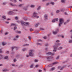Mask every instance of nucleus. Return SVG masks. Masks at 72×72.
Segmentation results:
<instances>
[{
  "label": "nucleus",
  "instance_id": "f257e3e1",
  "mask_svg": "<svg viewBox=\"0 0 72 72\" xmlns=\"http://www.w3.org/2000/svg\"><path fill=\"white\" fill-rule=\"evenodd\" d=\"M20 22L21 23V25L23 26H28L30 24V23L28 22H25L22 21H21Z\"/></svg>",
  "mask_w": 72,
  "mask_h": 72
},
{
  "label": "nucleus",
  "instance_id": "f03ea898",
  "mask_svg": "<svg viewBox=\"0 0 72 72\" xmlns=\"http://www.w3.org/2000/svg\"><path fill=\"white\" fill-rule=\"evenodd\" d=\"M64 22V20L63 19H59V23L58 26L59 27H60L62 26V24Z\"/></svg>",
  "mask_w": 72,
  "mask_h": 72
},
{
  "label": "nucleus",
  "instance_id": "7ed1b4c3",
  "mask_svg": "<svg viewBox=\"0 0 72 72\" xmlns=\"http://www.w3.org/2000/svg\"><path fill=\"white\" fill-rule=\"evenodd\" d=\"M37 14L36 12H34L33 14V15L32 16V17L33 18H39V16L37 15Z\"/></svg>",
  "mask_w": 72,
  "mask_h": 72
},
{
  "label": "nucleus",
  "instance_id": "20e7f679",
  "mask_svg": "<svg viewBox=\"0 0 72 72\" xmlns=\"http://www.w3.org/2000/svg\"><path fill=\"white\" fill-rule=\"evenodd\" d=\"M57 62H53V63L52 64H50L47 67H53L54 65H55V64H57Z\"/></svg>",
  "mask_w": 72,
  "mask_h": 72
},
{
  "label": "nucleus",
  "instance_id": "39448f33",
  "mask_svg": "<svg viewBox=\"0 0 72 72\" xmlns=\"http://www.w3.org/2000/svg\"><path fill=\"white\" fill-rule=\"evenodd\" d=\"M30 56L31 57H33L34 56V54L33 53H31V52L29 53V55H27L26 57H29Z\"/></svg>",
  "mask_w": 72,
  "mask_h": 72
},
{
  "label": "nucleus",
  "instance_id": "423d86ee",
  "mask_svg": "<svg viewBox=\"0 0 72 72\" xmlns=\"http://www.w3.org/2000/svg\"><path fill=\"white\" fill-rule=\"evenodd\" d=\"M8 14H10V15H12V14H14V13L13 11H10L8 12Z\"/></svg>",
  "mask_w": 72,
  "mask_h": 72
},
{
  "label": "nucleus",
  "instance_id": "0eeeda50",
  "mask_svg": "<svg viewBox=\"0 0 72 72\" xmlns=\"http://www.w3.org/2000/svg\"><path fill=\"white\" fill-rule=\"evenodd\" d=\"M58 21V19H55L53 20L52 21V22L53 23H54V22H57Z\"/></svg>",
  "mask_w": 72,
  "mask_h": 72
},
{
  "label": "nucleus",
  "instance_id": "6e6552de",
  "mask_svg": "<svg viewBox=\"0 0 72 72\" xmlns=\"http://www.w3.org/2000/svg\"><path fill=\"white\" fill-rule=\"evenodd\" d=\"M44 17L45 20H46V19H48V14H46L45 15H44Z\"/></svg>",
  "mask_w": 72,
  "mask_h": 72
},
{
  "label": "nucleus",
  "instance_id": "1a4fd4ad",
  "mask_svg": "<svg viewBox=\"0 0 72 72\" xmlns=\"http://www.w3.org/2000/svg\"><path fill=\"white\" fill-rule=\"evenodd\" d=\"M58 45H57L56 43L55 44V45L53 46V48L55 49H57V48H58Z\"/></svg>",
  "mask_w": 72,
  "mask_h": 72
},
{
  "label": "nucleus",
  "instance_id": "9d476101",
  "mask_svg": "<svg viewBox=\"0 0 72 72\" xmlns=\"http://www.w3.org/2000/svg\"><path fill=\"white\" fill-rule=\"evenodd\" d=\"M34 51H35L33 50H30L29 51V52L32 53H33V52H34Z\"/></svg>",
  "mask_w": 72,
  "mask_h": 72
},
{
  "label": "nucleus",
  "instance_id": "9b49d317",
  "mask_svg": "<svg viewBox=\"0 0 72 72\" xmlns=\"http://www.w3.org/2000/svg\"><path fill=\"white\" fill-rule=\"evenodd\" d=\"M3 58V55L0 54V60Z\"/></svg>",
  "mask_w": 72,
  "mask_h": 72
},
{
  "label": "nucleus",
  "instance_id": "f8f14e48",
  "mask_svg": "<svg viewBox=\"0 0 72 72\" xmlns=\"http://www.w3.org/2000/svg\"><path fill=\"white\" fill-rule=\"evenodd\" d=\"M2 17L3 19H6V16L4 15H3L2 16Z\"/></svg>",
  "mask_w": 72,
  "mask_h": 72
},
{
  "label": "nucleus",
  "instance_id": "ddd939ff",
  "mask_svg": "<svg viewBox=\"0 0 72 72\" xmlns=\"http://www.w3.org/2000/svg\"><path fill=\"white\" fill-rule=\"evenodd\" d=\"M50 4L51 5H54V4H55V3H54V2H50Z\"/></svg>",
  "mask_w": 72,
  "mask_h": 72
},
{
  "label": "nucleus",
  "instance_id": "4468645a",
  "mask_svg": "<svg viewBox=\"0 0 72 72\" xmlns=\"http://www.w3.org/2000/svg\"><path fill=\"white\" fill-rule=\"evenodd\" d=\"M63 49V47H60L58 48V50H62V49Z\"/></svg>",
  "mask_w": 72,
  "mask_h": 72
},
{
  "label": "nucleus",
  "instance_id": "2eb2a0df",
  "mask_svg": "<svg viewBox=\"0 0 72 72\" xmlns=\"http://www.w3.org/2000/svg\"><path fill=\"white\" fill-rule=\"evenodd\" d=\"M14 26V27H15V26H16V25L15 24H14V23H12L11 24V27H12V26Z\"/></svg>",
  "mask_w": 72,
  "mask_h": 72
},
{
  "label": "nucleus",
  "instance_id": "dca6fc26",
  "mask_svg": "<svg viewBox=\"0 0 72 72\" xmlns=\"http://www.w3.org/2000/svg\"><path fill=\"white\" fill-rule=\"evenodd\" d=\"M39 23H37L35 25V27H38V26H39Z\"/></svg>",
  "mask_w": 72,
  "mask_h": 72
},
{
  "label": "nucleus",
  "instance_id": "f3484780",
  "mask_svg": "<svg viewBox=\"0 0 72 72\" xmlns=\"http://www.w3.org/2000/svg\"><path fill=\"white\" fill-rule=\"evenodd\" d=\"M2 44L3 46H5V45H6V43L4 42H2Z\"/></svg>",
  "mask_w": 72,
  "mask_h": 72
},
{
  "label": "nucleus",
  "instance_id": "a211bd4d",
  "mask_svg": "<svg viewBox=\"0 0 72 72\" xmlns=\"http://www.w3.org/2000/svg\"><path fill=\"white\" fill-rule=\"evenodd\" d=\"M46 58L48 60H49V59H50L51 58V57H46Z\"/></svg>",
  "mask_w": 72,
  "mask_h": 72
},
{
  "label": "nucleus",
  "instance_id": "6ab92c4d",
  "mask_svg": "<svg viewBox=\"0 0 72 72\" xmlns=\"http://www.w3.org/2000/svg\"><path fill=\"white\" fill-rule=\"evenodd\" d=\"M51 52H48L46 53V55H51Z\"/></svg>",
  "mask_w": 72,
  "mask_h": 72
},
{
  "label": "nucleus",
  "instance_id": "aec40b11",
  "mask_svg": "<svg viewBox=\"0 0 72 72\" xmlns=\"http://www.w3.org/2000/svg\"><path fill=\"white\" fill-rule=\"evenodd\" d=\"M57 49L56 48H54V49L53 50V52H57Z\"/></svg>",
  "mask_w": 72,
  "mask_h": 72
},
{
  "label": "nucleus",
  "instance_id": "412c9836",
  "mask_svg": "<svg viewBox=\"0 0 72 72\" xmlns=\"http://www.w3.org/2000/svg\"><path fill=\"white\" fill-rule=\"evenodd\" d=\"M6 4V2H3L2 3V5H5Z\"/></svg>",
  "mask_w": 72,
  "mask_h": 72
},
{
  "label": "nucleus",
  "instance_id": "4be33fe9",
  "mask_svg": "<svg viewBox=\"0 0 72 72\" xmlns=\"http://www.w3.org/2000/svg\"><path fill=\"white\" fill-rule=\"evenodd\" d=\"M12 66H13V67H16V66H18V65H16L14 64H12Z\"/></svg>",
  "mask_w": 72,
  "mask_h": 72
},
{
  "label": "nucleus",
  "instance_id": "5701e85b",
  "mask_svg": "<svg viewBox=\"0 0 72 72\" xmlns=\"http://www.w3.org/2000/svg\"><path fill=\"white\" fill-rule=\"evenodd\" d=\"M60 10L62 12H65V11H66V10L64 9H61Z\"/></svg>",
  "mask_w": 72,
  "mask_h": 72
},
{
  "label": "nucleus",
  "instance_id": "b1692460",
  "mask_svg": "<svg viewBox=\"0 0 72 72\" xmlns=\"http://www.w3.org/2000/svg\"><path fill=\"white\" fill-rule=\"evenodd\" d=\"M9 70L7 69H4L3 70V72H6V71H8Z\"/></svg>",
  "mask_w": 72,
  "mask_h": 72
},
{
  "label": "nucleus",
  "instance_id": "393cba45",
  "mask_svg": "<svg viewBox=\"0 0 72 72\" xmlns=\"http://www.w3.org/2000/svg\"><path fill=\"white\" fill-rule=\"evenodd\" d=\"M53 33L54 35H57V32L56 31H54L53 32Z\"/></svg>",
  "mask_w": 72,
  "mask_h": 72
},
{
  "label": "nucleus",
  "instance_id": "a878e982",
  "mask_svg": "<svg viewBox=\"0 0 72 72\" xmlns=\"http://www.w3.org/2000/svg\"><path fill=\"white\" fill-rule=\"evenodd\" d=\"M12 50H13V49H17V47H13L12 48Z\"/></svg>",
  "mask_w": 72,
  "mask_h": 72
},
{
  "label": "nucleus",
  "instance_id": "bb28decb",
  "mask_svg": "<svg viewBox=\"0 0 72 72\" xmlns=\"http://www.w3.org/2000/svg\"><path fill=\"white\" fill-rule=\"evenodd\" d=\"M59 29L58 28H57L56 30V32H57V33H58V32H59Z\"/></svg>",
  "mask_w": 72,
  "mask_h": 72
},
{
  "label": "nucleus",
  "instance_id": "cd10ccee",
  "mask_svg": "<svg viewBox=\"0 0 72 72\" xmlns=\"http://www.w3.org/2000/svg\"><path fill=\"white\" fill-rule=\"evenodd\" d=\"M23 5V4H20L18 5V6H19V7H21V6H22Z\"/></svg>",
  "mask_w": 72,
  "mask_h": 72
},
{
  "label": "nucleus",
  "instance_id": "c85d7f7f",
  "mask_svg": "<svg viewBox=\"0 0 72 72\" xmlns=\"http://www.w3.org/2000/svg\"><path fill=\"white\" fill-rule=\"evenodd\" d=\"M37 45H42V44L39 43H37Z\"/></svg>",
  "mask_w": 72,
  "mask_h": 72
},
{
  "label": "nucleus",
  "instance_id": "c756f323",
  "mask_svg": "<svg viewBox=\"0 0 72 72\" xmlns=\"http://www.w3.org/2000/svg\"><path fill=\"white\" fill-rule=\"evenodd\" d=\"M29 45H29V44H25L23 46H29Z\"/></svg>",
  "mask_w": 72,
  "mask_h": 72
},
{
  "label": "nucleus",
  "instance_id": "7c9ffc66",
  "mask_svg": "<svg viewBox=\"0 0 72 72\" xmlns=\"http://www.w3.org/2000/svg\"><path fill=\"white\" fill-rule=\"evenodd\" d=\"M3 51H2V49H0V53H3Z\"/></svg>",
  "mask_w": 72,
  "mask_h": 72
},
{
  "label": "nucleus",
  "instance_id": "2f4dec72",
  "mask_svg": "<svg viewBox=\"0 0 72 72\" xmlns=\"http://www.w3.org/2000/svg\"><path fill=\"white\" fill-rule=\"evenodd\" d=\"M40 9H41L40 6H39V7L37 8V10H39Z\"/></svg>",
  "mask_w": 72,
  "mask_h": 72
},
{
  "label": "nucleus",
  "instance_id": "473e14b6",
  "mask_svg": "<svg viewBox=\"0 0 72 72\" xmlns=\"http://www.w3.org/2000/svg\"><path fill=\"white\" fill-rule=\"evenodd\" d=\"M27 50V49L26 48H24L22 49V51H26Z\"/></svg>",
  "mask_w": 72,
  "mask_h": 72
},
{
  "label": "nucleus",
  "instance_id": "72a5a7b5",
  "mask_svg": "<svg viewBox=\"0 0 72 72\" xmlns=\"http://www.w3.org/2000/svg\"><path fill=\"white\" fill-rule=\"evenodd\" d=\"M57 45V46H60L61 44H60V43H56Z\"/></svg>",
  "mask_w": 72,
  "mask_h": 72
},
{
  "label": "nucleus",
  "instance_id": "f704fd0d",
  "mask_svg": "<svg viewBox=\"0 0 72 72\" xmlns=\"http://www.w3.org/2000/svg\"><path fill=\"white\" fill-rule=\"evenodd\" d=\"M33 66L34 65L33 64H32V65H31L30 66V68H33Z\"/></svg>",
  "mask_w": 72,
  "mask_h": 72
},
{
  "label": "nucleus",
  "instance_id": "c9c22d12",
  "mask_svg": "<svg viewBox=\"0 0 72 72\" xmlns=\"http://www.w3.org/2000/svg\"><path fill=\"white\" fill-rule=\"evenodd\" d=\"M17 39L15 38H14L13 39V41H16V40H17Z\"/></svg>",
  "mask_w": 72,
  "mask_h": 72
},
{
  "label": "nucleus",
  "instance_id": "e433bc0d",
  "mask_svg": "<svg viewBox=\"0 0 72 72\" xmlns=\"http://www.w3.org/2000/svg\"><path fill=\"white\" fill-rule=\"evenodd\" d=\"M56 13H59V12H60V10H57L56 11Z\"/></svg>",
  "mask_w": 72,
  "mask_h": 72
},
{
  "label": "nucleus",
  "instance_id": "4c0bfd02",
  "mask_svg": "<svg viewBox=\"0 0 72 72\" xmlns=\"http://www.w3.org/2000/svg\"><path fill=\"white\" fill-rule=\"evenodd\" d=\"M16 33H21V32L20 31H17V32Z\"/></svg>",
  "mask_w": 72,
  "mask_h": 72
},
{
  "label": "nucleus",
  "instance_id": "58836bf2",
  "mask_svg": "<svg viewBox=\"0 0 72 72\" xmlns=\"http://www.w3.org/2000/svg\"><path fill=\"white\" fill-rule=\"evenodd\" d=\"M34 62H39V60H37V59H35V60H34Z\"/></svg>",
  "mask_w": 72,
  "mask_h": 72
},
{
  "label": "nucleus",
  "instance_id": "ea45409f",
  "mask_svg": "<svg viewBox=\"0 0 72 72\" xmlns=\"http://www.w3.org/2000/svg\"><path fill=\"white\" fill-rule=\"evenodd\" d=\"M19 35H17L15 37V38H16V39H17L18 40V38H19Z\"/></svg>",
  "mask_w": 72,
  "mask_h": 72
},
{
  "label": "nucleus",
  "instance_id": "a19ab883",
  "mask_svg": "<svg viewBox=\"0 0 72 72\" xmlns=\"http://www.w3.org/2000/svg\"><path fill=\"white\" fill-rule=\"evenodd\" d=\"M61 68H62V67L60 66H58V69H60V70H61Z\"/></svg>",
  "mask_w": 72,
  "mask_h": 72
},
{
  "label": "nucleus",
  "instance_id": "79ce46f5",
  "mask_svg": "<svg viewBox=\"0 0 72 72\" xmlns=\"http://www.w3.org/2000/svg\"><path fill=\"white\" fill-rule=\"evenodd\" d=\"M8 58V56H6L5 57H4L5 59H7Z\"/></svg>",
  "mask_w": 72,
  "mask_h": 72
},
{
  "label": "nucleus",
  "instance_id": "37998d69",
  "mask_svg": "<svg viewBox=\"0 0 72 72\" xmlns=\"http://www.w3.org/2000/svg\"><path fill=\"white\" fill-rule=\"evenodd\" d=\"M10 4L11 5V6H14V4L13 3H10Z\"/></svg>",
  "mask_w": 72,
  "mask_h": 72
},
{
  "label": "nucleus",
  "instance_id": "c03bdc74",
  "mask_svg": "<svg viewBox=\"0 0 72 72\" xmlns=\"http://www.w3.org/2000/svg\"><path fill=\"white\" fill-rule=\"evenodd\" d=\"M59 59V56H58L56 58V59H57V60H58V59Z\"/></svg>",
  "mask_w": 72,
  "mask_h": 72
},
{
  "label": "nucleus",
  "instance_id": "a18cd8bd",
  "mask_svg": "<svg viewBox=\"0 0 72 72\" xmlns=\"http://www.w3.org/2000/svg\"><path fill=\"white\" fill-rule=\"evenodd\" d=\"M61 2L63 3H65V0H61Z\"/></svg>",
  "mask_w": 72,
  "mask_h": 72
},
{
  "label": "nucleus",
  "instance_id": "49530a36",
  "mask_svg": "<svg viewBox=\"0 0 72 72\" xmlns=\"http://www.w3.org/2000/svg\"><path fill=\"white\" fill-rule=\"evenodd\" d=\"M69 43H72V40H69Z\"/></svg>",
  "mask_w": 72,
  "mask_h": 72
},
{
  "label": "nucleus",
  "instance_id": "de8ad7c7",
  "mask_svg": "<svg viewBox=\"0 0 72 72\" xmlns=\"http://www.w3.org/2000/svg\"><path fill=\"white\" fill-rule=\"evenodd\" d=\"M17 26H16H16H15L14 27V30H16V29H17Z\"/></svg>",
  "mask_w": 72,
  "mask_h": 72
},
{
  "label": "nucleus",
  "instance_id": "09e8293b",
  "mask_svg": "<svg viewBox=\"0 0 72 72\" xmlns=\"http://www.w3.org/2000/svg\"><path fill=\"white\" fill-rule=\"evenodd\" d=\"M23 64L21 65L20 66H19V68H21V67H23Z\"/></svg>",
  "mask_w": 72,
  "mask_h": 72
},
{
  "label": "nucleus",
  "instance_id": "8fccbe9b",
  "mask_svg": "<svg viewBox=\"0 0 72 72\" xmlns=\"http://www.w3.org/2000/svg\"><path fill=\"white\" fill-rule=\"evenodd\" d=\"M39 67V65H36L35 66V67L36 68H38V67Z\"/></svg>",
  "mask_w": 72,
  "mask_h": 72
},
{
  "label": "nucleus",
  "instance_id": "3c124183",
  "mask_svg": "<svg viewBox=\"0 0 72 72\" xmlns=\"http://www.w3.org/2000/svg\"><path fill=\"white\" fill-rule=\"evenodd\" d=\"M49 4H50V3H48L46 4V6H48V5H49Z\"/></svg>",
  "mask_w": 72,
  "mask_h": 72
},
{
  "label": "nucleus",
  "instance_id": "603ef678",
  "mask_svg": "<svg viewBox=\"0 0 72 72\" xmlns=\"http://www.w3.org/2000/svg\"><path fill=\"white\" fill-rule=\"evenodd\" d=\"M31 8H34L35 7V5H32L31 6Z\"/></svg>",
  "mask_w": 72,
  "mask_h": 72
},
{
  "label": "nucleus",
  "instance_id": "864d4df0",
  "mask_svg": "<svg viewBox=\"0 0 72 72\" xmlns=\"http://www.w3.org/2000/svg\"><path fill=\"white\" fill-rule=\"evenodd\" d=\"M8 33H9V32H6L5 33V35H8Z\"/></svg>",
  "mask_w": 72,
  "mask_h": 72
},
{
  "label": "nucleus",
  "instance_id": "5fc2aeb1",
  "mask_svg": "<svg viewBox=\"0 0 72 72\" xmlns=\"http://www.w3.org/2000/svg\"><path fill=\"white\" fill-rule=\"evenodd\" d=\"M55 69V68H52L51 69V71H54V70Z\"/></svg>",
  "mask_w": 72,
  "mask_h": 72
},
{
  "label": "nucleus",
  "instance_id": "6e6d98bb",
  "mask_svg": "<svg viewBox=\"0 0 72 72\" xmlns=\"http://www.w3.org/2000/svg\"><path fill=\"white\" fill-rule=\"evenodd\" d=\"M40 30H45V29L44 28H40Z\"/></svg>",
  "mask_w": 72,
  "mask_h": 72
},
{
  "label": "nucleus",
  "instance_id": "4d7b16f0",
  "mask_svg": "<svg viewBox=\"0 0 72 72\" xmlns=\"http://www.w3.org/2000/svg\"><path fill=\"white\" fill-rule=\"evenodd\" d=\"M51 54L52 55H55V53H52L51 52Z\"/></svg>",
  "mask_w": 72,
  "mask_h": 72
},
{
  "label": "nucleus",
  "instance_id": "13d9d810",
  "mask_svg": "<svg viewBox=\"0 0 72 72\" xmlns=\"http://www.w3.org/2000/svg\"><path fill=\"white\" fill-rule=\"evenodd\" d=\"M15 19H16L17 20L18 19V17H15Z\"/></svg>",
  "mask_w": 72,
  "mask_h": 72
},
{
  "label": "nucleus",
  "instance_id": "bf43d9fd",
  "mask_svg": "<svg viewBox=\"0 0 72 72\" xmlns=\"http://www.w3.org/2000/svg\"><path fill=\"white\" fill-rule=\"evenodd\" d=\"M5 23H6V24H9V22H7V21H6L5 22Z\"/></svg>",
  "mask_w": 72,
  "mask_h": 72
},
{
  "label": "nucleus",
  "instance_id": "052dcab7",
  "mask_svg": "<svg viewBox=\"0 0 72 72\" xmlns=\"http://www.w3.org/2000/svg\"><path fill=\"white\" fill-rule=\"evenodd\" d=\"M60 42V40H56V42Z\"/></svg>",
  "mask_w": 72,
  "mask_h": 72
},
{
  "label": "nucleus",
  "instance_id": "680f3d73",
  "mask_svg": "<svg viewBox=\"0 0 72 72\" xmlns=\"http://www.w3.org/2000/svg\"><path fill=\"white\" fill-rule=\"evenodd\" d=\"M66 67V66H63L62 67V68H63V69L64 68H65V67Z\"/></svg>",
  "mask_w": 72,
  "mask_h": 72
},
{
  "label": "nucleus",
  "instance_id": "e2e57ef3",
  "mask_svg": "<svg viewBox=\"0 0 72 72\" xmlns=\"http://www.w3.org/2000/svg\"><path fill=\"white\" fill-rule=\"evenodd\" d=\"M14 62H17V59H14Z\"/></svg>",
  "mask_w": 72,
  "mask_h": 72
},
{
  "label": "nucleus",
  "instance_id": "0e129e2a",
  "mask_svg": "<svg viewBox=\"0 0 72 72\" xmlns=\"http://www.w3.org/2000/svg\"><path fill=\"white\" fill-rule=\"evenodd\" d=\"M64 14L66 15H68V14H67V13L66 12H65Z\"/></svg>",
  "mask_w": 72,
  "mask_h": 72
},
{
  "label": "nucleus",
  "instance_id": "69168bd1",
  "mask_svg": "<svg viewBox=\"0 0 72 72\" xmlns=\"http://www.w3.org/2000/svg\"><path fill=\"white\" fill-rule=\"evenodd\" d=\"M38 41H42L41 39H38L37 40Z\"/></svg>",
  "mask_w": 72,
  "mask_h": 72
},
{
  "label": "nucleus",
  "instance_id": "338daca9",
  "mask_svg": "<svg viewBox=\"0 0 72 72\" xmlns=\"http://www.w3.org/2000/svg\"><path fill=\"white\" fill-rule=\"evenodd\" d=\"M28 39L29 40H31V37L30 36L29 37Z\"/></svg>",
  "mask_w": 72,
  "mask_h": 72
},
{
  "label": "nucleus",
  "instance_id": "774afa93",
  "mask_svg": "<svg viewBox=\"0 0 72 72\" xmlns=\"http://www.w3.org/2000/svg\"><path fill=\"white\" fill-rule=\"evenodd\" d=\"M24 10H27V8H24Z\"/></svg>",
  "mask_w": 72,
  "mask_h": 72
}]
</instances>
